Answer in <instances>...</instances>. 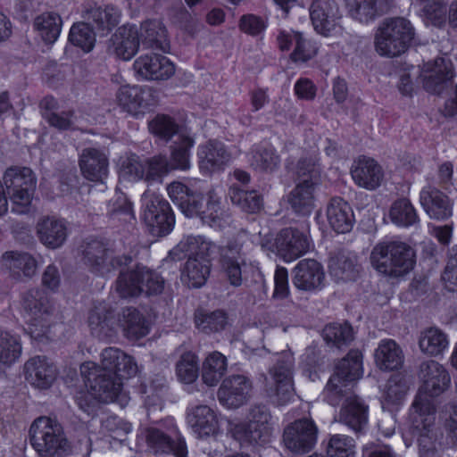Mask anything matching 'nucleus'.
Masks as SVG:
<instances>
[{"instance_id":"obj_1","label":"nucleus","mask_w":457,"mask_h":457,"mask_svg":"<svg viewBox=\"0 0 457 457\" xmlns=\"http://www.w3.org/2000/svg\"><path fill=\"white\" fill-rule=\"evenodd\" d=\"M248 242L245 232H240L228 240L227 245L219 247L215 243L203 236H187L173 250L174 253H185L189 257L209 261L220 251L223 273L229 284L238 287L243 283V269L246 265L245 246Z\"/></svg>"},{"instance_id":"obj_2","label":"nucleus","mask_w":457,"mask_h":457,"mask_svg":"<svg viewBox=\"0 0 457 457\" xmlns=\"http://www.w3.org/2000/svg\"><path fill=\"white\" fill-rule=\"evenodd\" d=\"M370 263L386 277L400 278L414 268L416 254L414 249L404 242L384 241L373 247Z\"/></svg>"},{"instance_id":"obj_3","label":"nucleus","mask_w":457,"mask_h":457,"mask_svg":"<svg viewBox=\"0 0 457 457\" xmlns=\"http://www.w3.org/2000/svg\"><path fill=\"white\" fill-rule=\"evenodd\" d=\"M29 443L39 457H66L71 445L62 424L46 416L37 418L30 425Z\"/></svg>"},{"instance_id":"obj_4","label":"nucleus","mask_w":457,"mask_h":457,"mask_svg":"<svg viewBox=\"0 0 457 457\" xmlns=\"http://www.w3.org/2000/svg\"><path fill=\"white\" fill-rule=\"evenodd\" d=\"M295 359L290 351L282 352L268 374H262L265 396L276 405H285L295 396L293 369Z\"/></svg>"},{"instance_id":"obj_5","label":"nucleus","mask_w":457,"mask_h":457,"mask_svg":"<svg viewBox=\"0 0 457 457\" xmlns=\"http://www.w3.org/2000/svg\"><path fill=\"white\" fill-rule=\"evenodd\" d=\"M414 37V29L404 18L385 20L375 36V48L381 56L394 57L404 53Z\"/></svg>"},{"instance_id":"obj_6","label":"nucleus","mask_w":457,"mask_h":457,"mask_svg":"<svg viewBox=\"0 0 457 457\" xmlns=\"http://www.w3.org/2000/svg\"><path fill=\"white\" fill-rule=\"evenodd\" d=\"M415 404V411H411L413 433L418 436L420 457H441L443 447L439 441L443 437L436 427V412H432L428 403Z\"/></svg>"},{"instance_id":"obj_7","label":"nucleus","mask_w":457,"mask_h":457,"mask_svg":"<svg viewBox=\"0 0 457 457\" xmlns=\"http://www.w3.org/2000/svg\"><path fill=\"white\" fill-rule=\"evenodd\" d=\"M23 316L32 337H43L55 316L52 300L39 288H31L21 296Z\"/></svg>"},{"instance_id":"obj_8","label":"nucleus","mask_w":457,"mask_h":457,"mask_svg":"<svg viewBox=\"0 0 457 457\" xmlns=\"http://www.w3.org/2000/svg\"><path fill=\"white\" fill-rule=\"evenodd\" d=\"M417 376L420 383L418 394L412 403L411 411H415V404L428 403L432 412L436 408L431 398L439 396L445 393L451 385V376L446 368L434 360L422 361L418 369Z\"/></svg>"},{"instance_id":"obj_9","label":"nucleus","mask_w":457,"mask_h":457,"mask_svg":"<svg viewBox=\"0 0 457 457\" xmlns=\"http://www.w3.org/2000/svg\"><path fill=\"white\" fill-rule=\"evenodd\" d=\"M82 263L97 276H106L132 262L129 255H114L113 251L97 239H86L79 247Z\"/></svg>"},{"instance_id":"obj_10","label":"nucleus","mask_w":457,"mask_h":457,"mask_svg":"<svg viewBox=\"0 0 457 457\" xmlns=\"http://www.w3.org/2000/svg\"><path fill=\"white\" fill-rule=\"evenodd\" d=\"M271 415L264 405H255L250 409L248 421L234 425L233 437L241 445H264L271 436Z\"/></svg>"},{"instance_id":"obj_11","label":"nucleus","mask_w":457,"mask_h":457,"mask_svg":"<svg viewBox=\"0 0 457 457\" xmlns=\"http://www.w3.org/2000/svg\"><path fill=\"white\" fill-rule=\"evenodd\" d=\"M147 447L153 453H170L175 457H187V449L176 424L167 420L145 429Z\"/></svg>"},{"instance_id":"obj_12","label":"nucleus","mask_w":457,"mask_h":457,"mask_svg":"<svg viewBox=\"0 0 457 457\" xmlns=\"http://www.w3.org/2000/svg\"><path fill=\"white\" fill-rule=\"evenodd\" d=\"M81 375L90 395L100 402L109 403L122 395V379L113 374L104 373L95 362H85L80 367Z\"/></svg>"},{"instance_id":"obj_13","label":"nucleus","mask_w":457,"mask_h":457,"mask_svg":"<svg viewBox=\"0 0 457 457\" xmlns=\"http://www.w3.org/2000/svg\"><path fill=\"white\" fill-rule=\"evenodd\" d=\"M142 197L145 206L143 219L150 232L157 237L169 234L175 223L170 204L155 193L145 192Z\"/></svg>"},{"instance_id":"obj_14","label":"nucleus","mask_w":457,"mask_h":457,"mask_svg":"<svg viewBox=\"0 0 457 457\" xmlns=\"http://www.w3.org/2000/svg\"><path fill=\"white\" fill-rule=\"evenodd\" d=\"M116 100L123 111L137 117L156 105L158 96L152 87L125 85L117 91Z\"/></svg>"},{"instance_id":"obj_15","label":"nucleus","mask_w":457,"mask_h":457,"mask_svg":"<svg viewBox=\"0 0 457 457\" xmlns=\"http://www.w3.org/2000/svg\"><path fill=\"white\" fill-rule=\"evenodd\" d=\"M309 12L312 24L319 34L330 37L342 32V13L335 0H313Z\"/></svg>"},{"instance_id":"obj_16","label":"nucleus","mask_w":457,"mask_h":457,"mask_svg":"<svg viewBox=\"0 0 457 457\" xmlns=\"http://www.w3.org/2000/svg\"><path fill=\"white\" fill-rule=\"evenodd\" d=\"M262 248H268L286 262L294 261L304 254L310 247L306 235L296 228L282 229L270 245L262 244Z\"/></svg>"},{"instance_id":"obj_17","label":"nucleus","mask_w":457,"mask_h":457,"mask_svg":"<svg viewBox=\"0 0 457 457\" xmlns=\"http://www.w3.org/2000/svg\"><path fill=\"white\" fill-rule=\"evenodd\" d=\"M318 428L309 419L297 420L288 425L283 435L286 447L293 453L310 452L317 442Z\"/></svg>"},{"instance_id":"obj_18","label":"nucleus","mask_w":457,"mask_h":457,"mask_svg":"<svg viewBox=\"0 0 457 457\" xmlns=\"http://www.w3.org/2000/svg\"><path fill=\"white\" fill-rule=\"evenodd\" d=\"M4 185L10 190L11 200L13 204L26 206L32 198L36 187V179L30 169L11 168L4 176Z\"/></svg>"},{"instance_id":"obj_19","label":"nucleus","mask_w":457,"mask_h":457,"mask_svg":"<svg viewBox=\"0 0 457 457\" xmlns=\"http://www.w3.org/2000/svg\"><path fill=\"white\" fill-rule=\"evenodd\" d=\"M136 75L144 80H167L175 73V66L164 55L145 54L137 57L133 64Z\"/></svg>"},{"instance_id":"obj_20","label":"nucleus","mask_w":457,"mask_h":457,"mask_svg":"<svg viewBox=\"0 0 457 457\" xmlns=\"http://www.w3.org/2000/svg\"><path fill=\"white\" fill-rule=\"evenodd\" d=\"M252 387V381L247 377L229 376L222 381L218 390V399L228 408H238L248 401Z\"/></svg>"},{"instance_id":"obj_21","label":"nucleus","mask_w":457,"mask_h":457,"mask_svg":"<svg viewBox=\"0 0 457 457\" xmlns=\"http://www.w3.org/2000/svg\"><path fill=\"white\" fill-rule=\"evenodd\" d=\"M81 17L99 35L104 36L115 28L120 21V11L112 5L88 3L83 5Z\"/></svg>"},{"instance_id":"obj_22","label":"nucleus","mask_w":457,"mask_h":457,"mask_svg":"<svg viewBox=\"0 0 457 457\" xmlns=\"http://www.w3.org/2000/svg\"><path fill=\"white\" fill-rule=\"evenodd\" d=\"M169 197L179 210L189 218L201 216L204 207V195L194 191L181 182L174 181L168 185Z\"/></svg>"},{"instance_id":"obj_23","label":"nucleus","mask_w":457,"mask_h":457,"mask_svg":"<svg viewBox=\"0 0 457 457\" xmlns=\"http://www.w3.org/2000/svg\"><path fill=\"white\" fill-rule=\"evenodd\" d=\"M453 77L452 64L443 57L426 63L422 70L423 87L433 94H441Z\"/></svg>"},{"instance_id":"obj_24","label":"nucleus","mask_w":457,"mask_h":457,"mask_svg":"<svg viewBox=\"0 0 457 457\" xmlns=\"http://www.w3.org/2000/svg\"><path fill=\"white\" fill-rule=\"evenodd\" d=\"M79 164L83 177L87 180L103 183L108 176L109 160L106 154L100 149H83Z\"/></svg>"},{"instance_id":"obj_25","label":"nucleus","mask_w":457,"mask_h":457,"mask_svg":"<svg viewBox=\"0 0 457 457\" xmlns=\"http://www.w3.org/2000/svg\"><path fill=\"white\" fill-rule=\"evenodd\" d=\"M351 176L354 183L360 187L374 190L383 180L382 167L372 158L360 156L351 167Z\"/></svg>"},{"instance_id":"obj_26","label":"nucleus","mask_w":457,"mask_h":457,"mask_svg":"<svg viewBox=\"0 0 457 457\" xmlns=\"http://www.w3.org/2000/svg\"><path fill=\"white\" fill-rule=\"evenodd\" d=\"M98 367L104 373L120 378H130L137 371L132 357L116 347H108L102 352L101 365Z\"/></svg>"},{"instance_id":"obj_27","label":"nucleus","mask_w":457,"mask_h":457,"mask_svg":"<svg viewBox=\"0 0 457 457\" xmlns=\"http://www.w3.org/2000/svg\"><path fill=\"white\" fill-rule=\"evenodd\" d=\"M39 241L49 249L61 247L67 239L68 228L64 220L54 216L40 218L36 226Z\"/></svg>"},{"instance_id":"obj_28","label":"nucleus","mask_w":457,"mask_h":457,"mask_svg":"<svg viewBox=\"0 0 457 457\" xmlns=\"http://www.w3.org/2000/svg\"><path fill=\"white\" fill-rule=\"evenodd\" d=\"M420 201L431 219L444 220L453 215V203L446 195L434 187H423L420 194Z\"/></svg>"},{"instance_id":"obj_29","label":"nucleus","mask_w":457,"mask_h":457,"mask_svg":"<svg viewBox=\"0 0 457 457\" xmlns=\"http://www.w3.org/2000/svg\"><path fill=\"white\" fill-rule=\"evenodd\" d=\"M324 279L321 264L313 259H303L294 269L293 283L298 289L312 291L321 288Z\"/></svg>"},{"instance_id":"obj_30","label":"nucleus","mask_w":457,"mask_h":457,"mask_svg":"<svg viewBox=\"0 0 457 457\" xmlns=\"http://www.w3.org/2000/svg\"><path fill=\"white\" fill-rule=\"evenodd\" d=\"M139 44V34L137 27L123 25L112 36L109 50L117 57L128 61L137 52Z\"/></svg>"},{"instance_id":"obj_31","label":"nucleus","mask_w":457,"mask_h":457,"mask_svg":"<svg viewBox=\"0 0 457 457\" xmlns=\"http://www.w3.org/2000/svg\"><path fill=\"white\" fill-rule=\"evenodd\" d=\"M349 17L362 24L376 20L389 7V0H345Z\"/></svg>"},{"instance_id":"obj_32","label":"nucleus","mask_w":457,"mask_h":457,"mask_svg":"<svg viewBox=\"0 0 457 457\" xmlns=\"http://www.w3.org/2000/svg\"><path fill=\"white\" fill-rule=\"evenodd\" d=\"M338 421L354 432H361L368 424V406L355 395L347 396L343 403Z\"/></svg>"},{"instance_id":"obj_33","label":"nucleus","mask_w":457,"mask_h":457,"mask_svg":"<svg viewBox=\"0 0 457 457\" xmlns=\"http://www.w3.org/2000/svg\"><path fill=\"white\" fill-rule=\"evenodd\" d=\"M199 167L205 172L221 170L230 160V154L223 143L210 140L198 147Z\"/></svg>"},{"instance_id":"obj_34","label":"nucleus","mask_w":457,"mask_h":457,"mask_svg":"<svg viewBox=\"0 0 457 457\" xmlns=\"http://www.w3.org/2000/svg\"><path fill=\"white\" fill-rule=\"evenodd\" d=\"M26 380L35 387L48 388L56 378L54 366L45 357L35 356L24 364Z\"/></svg>"},{"instance_id":"obj_35","label":"nucleus","mask_w":457,"mask_h":457,"mask_svg":"<svg viewBox=\"0 0 457 457\" xmlns=\"http://www.w3.org/2000/svg\"><path fill=\"white\" fill-rule=\"evenodd\" d=\"M375 363L381 370H396L402 368L404 354L401 346L393 339H383L374 353Z\"/></svg>"},{"instance_id":"obj_36","label":"nucleus","mask_w":457,"mask_h":457,"mask_svg":"<svg viewBox=\"0 0 457 457\" xmlns=\"http://www.w3.org/2000/svg\"><path fill=\"white\" fill-rule=\"evenodd\" d=\"M139 42L145 48L158 49L164 53L170 50L166 28L158 20L143 22L138 30Z\"/></svg>"},{"instance_id":"obj_37","label":"nucleus","mask_w":457,"mask_h":457,"mask_svg":"<svg viewBox=\"0 0 457 457\" xmlns=\"http://www.w3.org/2000/svg\"><path fill=\"white\" fill-rule=\"evenodd\" d=\"M187 422L198 437L213 435L218 428L214 411L207 405H198L187 413Z\"/></svg>"},{"instance_id":"obj_38","label":"nucleus","mask_w":457,"mask_h":457,"mask_svg":"<svg viewBox=\"0 0 457 457\" xmlns=\"http://www.w3.org/2000/svg\"><path fill=\"white\" fill-rule=\"evenodd\" d=\"M327 218L330 227L337 233L352 229L353 213L350 205L340 197L332 198L327 207Z\"/></svg>"},{"instance_id":"obj_39","label":"nucleus","mask_w":457,"mask_h":457,"mask_svg":"<svg viewBox=\"0 0 457 457\" xmlns=\"http://www.w3.org/2000/svg\"><path fill=\"white\" fill-rule=\"evenodd\" d=\"M311 181L298 182L288 195L291 208L298 214L309 215L315 207V189Z\"/></svg>"},{"instance_id":"obj_40","label":"nucleus","mask_w":457,"mask_h":457,"mask_svg":"<svg viewBox=\"0 0 457 457\" xmlns=\"http://www.w3.org/2000/svg\"><path fill=\"white\" fill-rule=\"evenodd\" d=\"M195 145V138L189 132H180L170 146V165L172 170H188L191 167L190 150Z\"/></svg>"},{"instance_id":"obj_41","label":"nucleus","mask_w":457,"mask_h":457,"mask_svg":"<svg viewBox=\"0 0 457 457\" xmlns=\"http://www.w3.org/2000/svg\"><path fill=\"white\" fill-rule=\"evenodd\" d=\"M119 324L124 335L130 340H137L149 333V325L145 316L134 307L122 310L119 315Z\"/></svg>"},{"instance_id":"obj_42","label":"nucleus","mask_w":457,"mask_h":457,"mask_svg":"<svg viewBox=\"0 0 457 457\" xmlns=\"http://www.w3.org/2000/svg\"><path fill=\"white\" fill-rule=\"evenodd\" d=\"M200 219L204 223L215 228H222L230 223V214L222 205L221 197L215 191L212 190L208 193L206 205L202 211Z\"/></svg>"},{"instance_id":"obj_43","label":"nucleus","mask_w":457,"mask_h":457,"mask_svg":"<svg viewBox=\"0 0 457 457\" xmlns=\"http://www.w3.org/2000/svg\"><path fill=\"white\" fill-rule=\"evenodd\" d=\"M249 162L257 171L273 173L280 167L281 159L272 145H259L252 150Z\"/></svg>"},{"instance_id":"obj_44","label":"nucleus","mask_w":457,"mask_h":457,"mask_svg":"<svg viewBox=\"0 0 457 457\" xmlns=\"http://www.w3.org/2000/svg\"><path fill=\"white\" fill-rule=\"evenodd\" d=\"M4 266L13 276L21 274L27 278H32L37 272V261L28 253L7 252L2 257Z\"/></svg>"},{"instance_id":"obj_45","label":"nucleus","mask_w":457,"mask_h":457,"mask_svg":"<svg viewBox=\"0 0 457 457\" xmlns=\"http://www.w3.org/2000/svg\"><path fill=\"white\" fill-rule=\"evenodd\" d=\"M448 345L446 334L437 328H429L420 332L419 347L428 356L436 357L442 354Z\"/></svg>"},{"instance_id":"obj_46","label":"nucleus","mask_w":457,"mask_h":457,"mask_svg":"<svg viewBox=\"0 0 457 457\" xmlns=\"http://www.w3.org/2000/svg\"><path fill=\"white\" fill-rule=\"evenodd\" d=\"M228 368L227 358L221 353L214 351L210 353L202 368V379L209 386H216L225 375Z\"/></svg>"},{"instance_id":"obj_47","label":"nucleus","mask_w":457,"mask_h":457,"mask_svg":"<svg viewBox=\"0 0 457 457\" xmlns=\"http://www.w3.org/2000/svg\"><path fill=\"white\" fill-rule=\"evenodd\" d=\"M22 353L19 336L0 329V369L10 367L16 362Z\"/></svg>"},{"instance_id":"obj_48","label":"nucleus","mask_w":457,"mask_h":457,"mask_svg":"<svg viewBox=\"0 0 457 457\" xmlns=\"http://www.w3.org/2000/svg\"><path fill=\"white\" fill-rule=\"evenodd\" d=\"M329 270L331 275L337 280H353L356 278L360 271V265L358 264L356 255L339 253L331 259Z\"/></svg>"},{"instance_id":"obj_49","label":"nucleus","mask_w":457,"mask_h":457,"mask_svg":"<svg viewBox=\"0 0 457 457\" xmlns=\"http://www.w3.org/2000/svg\"><path fill=\"white\" fill-rule=\"evenodd\" d=\"M362 373V354L358 350H351L337 365L333 376L348 383L361 378Z\"/></svg>"},{"instance_id":"obj_50","label":"nucleus","mask_w":457,"mask_h":457,"mask_svg":"<svg viewBox=\"0 0 457 457\" xmlns=\"http://www.w3.org/2000/svg\"><path fill=\"white\" fill-rule=\"evenodd\" d=\"M62 19L55 12H44L34 20V27L42 39L52 44L58 38L62 29Z\"/></svg>"},{"instance_id":"obj_51","label":"nucleus","mask_w":457,"mask_h":457,"mask_svg":"<svg viewBox=\"0 0 457 457\" xmlns=\"http://www.w3.org/2000/svg\"><path fill=\"white\" fill-rule=\"evenodd\" d=\"M212 263L209 261L189 257L185 264L182 275L187 279L189 287H200L205 282L210 274Z\"/></svg>"},{"instance_id":"obj_52","label":"nucleus","mask_w":457,"mask_h":457,"mask_svg":"<svg viewBox=\"0 0 457 457\" xmlns=\"http://www.w3.org/2000/svg\"><path fill=\"white\" fill-rule=\"evenodd\" d=\"M150 132L158 138L168 142L173 136L179 137L180 132H188L183 129L176 122V120L166 114H158L149 122Z\"/></svg>"},{"instance_id":"obj_53","label":"nucleus","mask_w":457,"mask_h":457,"mask_svg":"<svg viewBox=\"0 0 457 457\" xmlns=\"http://www.w3.org/2000/svg\"><path fill=\"white\" fill-rule=\"evenodd\" d=\"M144 287L140 281V270H120L116 282V290L122 298L134 297L143 293Z\"/></svg>"},{"instance_id":"obj_54","label":"nucleus","mask_w":457,"mask_h":457,"mask_svg":"<svg viewBox=\"0 0 457 457\" xmlns=\"http://www.w3.org/2000/svg\"><path fill=\"white\" fill-rule=\"evenodd\" d=\"M389 216L391 220L403 227H409L419 222L417 212L407 198L398 199L393 203Z\"/></svg>"},{"instance_id":"obj_55","label":"nucleus","mask_w":457,"mask_h":457,"mask_svg":"<svg viewBox=\"0 0 457 457\" xmlns=\"http://www.w3.org/2000/svg\"><path fill=\"white\" fill-rule=\"evenodd\" d=\"M355 449L354 439L341 434L329 436L326 445L327 457H355Z\"/></svg>"},{"instance_id":"obj_56","label":"nucleus","mask_w":457,"mask_h":457,"mask_svg":"<svg viewBox=\"0 0 457 457\" xmlns=\"http://www.w3.org/2000/svg\"><path fill=\"white\" fill-rule=\"evenodd\" d=\"M195 323L198 329L210 334L222 330L227 324L226 313L222 311L207 312L198 310L195 313Z\"/></svg>"},{"instance_id":"obj_57","label":"nucleus","mask_w":457,"mask_h":457,"mask_svg":"<svg viewBox=\"0 0 457 457\" xmlns=\"http://www.w3.org/2000/svg\"><path fill=\"white\" fill-rule=\"evenodd\" d=\"M229 196L233 204L246 212L254 213L262 206V198L255 190L246 191L232 186L229 188Z\"/></svg>"},{"instance_id":"obj_58","label":"nucleus","mask_w":457,"mask_h":457,"mask_svg":"<svg viewBox=\"0 0 457 457\" xmlns=\"http://www.w3.org/2000/svg\"><path fill=\"white\" fill-rule=\"evenodd\" d=\"M97 32L84 20L72 25L69 34L70 41L84 51L89 52L93 49L96 43Z\"/></svg>"},{"instance_id":"obj_59","label":"nucleus","mask_w":457,"mask_h":457,"mask_svg":"<svg viewBox=\"0 0 457 457\" xmlns=\"http://www.w3.org/2000/svg\"><path fill=\"white\" fill-rule=\"evenodd\" d=\"M111 312L104 303H100L91 310L88 317V324L92 333L97 337L110 335Z\"/></svg>"},{"instance_id":"obj_60","label":"nucleus","mask_w":457,"mask_h":457,"mask_svg":"<svg viewBox=\"0 0 457 457\" xmlns=\"http://www.w3.org/2000/svg\"><path fill=\"white\" fill-rule=\"evenodd\" d=\"M323 337L328 344L337 347L349 344L353 339V330L348 323H332L323 329Z\"/></svg>"},{"instance_id":"obj_61","label":"nucleus","mask_w":457,"mask_h":457,"mask_svg":"<svg viewBox=\"0 0 457 457\" xmlns=\"http://www.w3.org/2000/svg\"><path fill=\"white\" fill-rule=\"evenodd\" d=\"M295 174L300 179L311 181L318 186L320 182L321 168L319 160L315 156L302 158L298 161Z\"/></svg>"},{"instance_id":"obj_62","label":"nucleus","mask_w":457,"mask_h":457,"mask_svg":"<svg viewBox=\"0 0 457 457\" xmlns=\"http://www.w3.org/2000/svg\"><path fill=\"white\" fill-rule=\"evenodd\" d=\"M323 399L330 405L336 406L339 404L341 400L345 397L353 395L348 388V384L345 381L340 380L338 376H331L328 381L323 393Z\"/></svg>"},{"instance_id":"obj_63","label":"nucleus","mask_w":457,"mask_h":457,"mask_svg":"<svg viewBox=\"0 0 457 457\" xmlns=\"http://www.w3.org/2000/svg\"><path fill=\"white\" fill-rule=\"evenodd\" d=\"M120 176L129 181L145 180V159L129 154L122 162Z\"/></svg>"},{"instance_id":"obj_64","label":"nucleus","mask_w":457,"mask_h":457,"mask_svg":"<svg viewBox=\"0 0 457 457\" xmlns=\"http://www.w3.org/2000/svg\"><path fill=\"white\" fill-rule=\"evenodd\" d=\"M179 379L186 384L193 383L198 377L197 357L191 352L183 353L177 363Z\"/></svg>"}]
</instances>
